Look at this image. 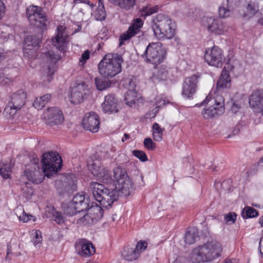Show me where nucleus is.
Here are the masks:
<instances>
[{
	"label": "nucleus",
	"mask_w": 263,
	"mask_h": 263,
	"mask_svg": "<svg viewBox=\"0 0 263 263\" xmlns=\"http://www.w3.org/2000/svg\"><path fill=\"white\" fill-rule=\"evenodd\" d=\"M222 251L221 245L218 241H212L195 248L190 254L192 263H205L220 257Z\"/></svg>",
	"instance_id": "f257e3e1"
},
{
	"label": "nucleus",
	"mask_w": 263,
	"mask_h": 263,
	"mask_svg": "<svg viewBox=\"0 0 263 263\" xmlns=\"http://www.w3.org/2000/svg\"><path fill=\"white\" fill-rule=\"evenodd\" d=\"M89 187L93 198L100 204L98 206L102 209L110 207L119 196V192L115 188L108 189L97 182H91Z\"/></svg>",
	"instance_id": "f03ea898"
},
{
	"label": "nucleus",
	"mask_w": 263,
	"mask_h": 263,
	"mask_svg": "<svg viewBox=\"0 0 263 263\" xmlns=\"http://www.w3.org/2000/svg\"><path fill=\"white\" fill-rule=\"evenodd\" d=\"M154 34L160 39H172L175 33L174 22L167 16L162 14L157 15L152 23Z\"/></svg>",
	"instance_id": "7ed1b4c3"
},
{
	"label": "nucleus",
	"mask_w": 263,
	"mask_h": 263,
	"mask_svg": "<svg viewBox=\"0 0 263 263\" xmlns=\"http://www.w3.org/2000/svg\"><path fill=\"white\" fill-rule=\"evenodd\" d=\"M113 172L115 189L124 196H129L133 191V186L125 169L118 166L114 168Z\"/></svg>",
	"instance_id": "20e7f679"
},
{
	"label": "nucleus",
	"mask_w": 263,
	"mask_h": 263,
	"mask_svg": "<svg viewBox=\"0 0 263 263\" xmlns=\"http://www.w3.org/2000/svg\"><path fill=\"white\" fill-rule=\"evenodd\" d=\"M209 102L210 103V107L203 109L201 112L204 119H211L217 118L223 114L225 110L224 100L222 95H218V92L215 94L213 98L208 95L202 104H207Z\"/></svg>",
	"instance_id": "39448f33"
},
{
	"label": "nucleus",
	"mask_w": 263,
	"mask_h": 263,
	"mask_svg": "<svg viewBox=\"0 0 263 263\" xmlns=\"http://www.w3.org/2000/svg\"><path fill=\"white\" fill-rule=\"evenodd\" d=\"M42 163L43 172L49 177L61 168L62 160L57 152H49L43 154Z\"/></svg>",
	"instance_id": "423d86ee"
},
{
	"label": "nucleus",
	"mask_w": 263,
	"mask_h": 263,
	"mask_svg": "<svg viewBox=\"0 0 263 263\" xmlns=\"http://www.w3.org/2000/svg\"><path fill=\"white\" fill-rule=\"evenodd\" d=\"M142 56L146 57L147 62L157 66L164 61L166 53L161 43L152 42L147 46Z\"/></svg>",
	"instance_id": "0eeeda50"
},
{
	"label": "nucleus",
	"mask_w": 263,
	"mask_h": 263,
	"mask_svg": "<svg viewBox=\"0 0 263 263\" xmlns=\"http://www.w3.org/2000/svg\"><path fill=\"white\" fill-rule=\"evenodd\" d=\"M26 15L31 25L43 31L47 29V20L40 7L30 6L26 9Z\"/></svg>",
	"instance_id": "6e6552de"
},
{
	"label": "nucleus",
	"mask_w": 263,
	"mask_h": 263,
	"mask_svg": "<svg viewBox=\"0 0 263 263\" xmlns=\"http://www.w3.org/2000/svg\"><path fill=\"white\" fill-rule=\"evenodd\" d=\"M26 98L27 93L23 89L13 93L10 97L5 111L11 117L13 116L25 105Z\"/></svg>",
	"instance_id": "1a4fd4ad"
},
{
	"label": "nucleus",
	"mask_w": 263,
	"mask_h": 263,
	"mask_svg": "<svg viewBox=\"0 0 263 263\" xmlns=\"http://www.w3.org/2000/svg\"><path fill=\"white\" fill-rule=\"evenodd\" d=\"M144 24L143 21L140 18H134L127 31L119 36V46H121L125 41L129 40L132 37L143 36L144 32L141 30Z\"/></svg>",
	"instance_id": "9d476101"
},
{
	"label": "nucleus",
	"mask_w": 263,
	"mask_h": 263,
	"mask_svg": "<svg viewBox=\"0 0 263 263\" xmlns=\"http://www.w3.org/2000/svg\"><path fill=\"white\" fill-rule=\"evenodd\" d=\"M89 93L88 85L85 82L76 83L71 89L70 102L73 104H80L83 102Z\"/></svg>",
	"instance_id": "9b49d317"
},
{
	"label": "nucleus",
	"mask_w": 263,
	"mask_h": 263,
	"mask_svg": "<svg viewBox=\"0 0 263 263\" xmlns=\"http://www.w3.org/2000/svg\"><path fill=\"white\" fill-rule=\"evenodd\" d=\"M46 124L49 126L61 124L64 120L63 114L57 107L48 108L44 113Z\"/></svg>",
	"instance_id": "f8f14e48"
},
{
	"label": "nucleus",
	"mask_w": 263,
	"mask_h": 263,
	"mask_svg": "<svg viewBox=\"0 0 263 263\" xmlns=\"http://www.w3.org/2000/svg\"><path fill=\"white\" fill-rule=\"evenodd\" d=\"M204 58L205 61L210 66H218L222 65L226 61L222 55V51L217 46H214L210 52L206 50Z\"/></svg>",
	"instance_id": "ddd939ff"
},
{
	"label": "nucleus",
	"mask_w": 263,
	"mask_h": 263,
	"mask_svg": "<svg viewBox=\"0 0 263 263\" xmlns=\"http://www.w3.org/2000/svg\"><path fill=\"white\" fill-rule=\"evenodd\" d=\"M65 30V27L58 25L57 28V34L52 39L53 45L61 51H64L69 42V36L66 33Z\"/></svg>",
	"instance_id": "4468645a"
},
{
	"label": "nucleus",
	"mask_w": 263,
	"mask_h": 263,
	"mask_svg": "<svg viewBox=\"0 0 263 263\" xmlns=\"http://www.w3.org/2000/svg\"><path fill=\"white\" fill-rule=\"evenodd\" d=\"M100 119L94 112H89L85 115L82 121L84 128L92 133H97L99 129Z\"/></svg>",
	"instance_id": "2eb2a0df"
},
{
	"label": "nucleus",
	"mask_w": 263,
	"mask_h": 263,
	"mask_svg": "<svg viewBox=\"0 0 263 263\" xmlns=\"http://www.w3.org/2000/svg\"><path fill=\"white\" fill-rule=\"evenodd\" d=\"M200 75L197 73L186 78L184 82L182 95L187 98H192L197 89L198 79Z\"/></svg>",
	"instance_id": "dca6fc26"
},
{
	"label": "nucleus",
	"mask_w": 263,
	"mask_h": 263,
	"mask_svg": "<svg viewBox=\"0 0 263 263\" xmlns=\"http://www.w3.org/2000/svg\"><path fill=\"white\" fill-rule=\"evenodd\" d=\"M203 21L209 31L216 34H221L226 31L228 28L220 19H215L211 17H206Z\"/></svg>",
	"instance_id": "f3484780"
},
{
	"label": "nucleus",
	"mask_w": 263,
	"mask_h": 263,
	"mask_svg": "<svg viewBox=\"0 0 263 263\" xmlns=\"http://www.w3.org/2000/svg\"><path fill=\"white\" fill-rule=\"evenodd\" d=\"M89 210V213L85 214L79 219L80 222H82L84 224H89L92 223L94 220L100 219L103 216V210L98 205L92 207Z\"/></svg>",
	"instance_id": "a211bd4d"
},
{
	"label": "nucleus",
	"mask_w": 263,
	"mask_h": 263,
	"mask_svg": "<svg viewBox=\"0 0 263 263\" xmlns=\"http://www.w3.org/2000/svg\"><path fill=\"white\" fill-rule=\"evenodd\" d=\"M250 106L256 112L263 116V90H257L250 96L249 101Z\"/></svg>",
	"instance_id": "6ab92c4d"
},
{
	"label": "nucleus",
	"mask_w": 263,
	"mask_h": 263,
	"mask_svg": "<svg viewBox=\"0 0 263 263\" xmlns=\"http://www.w3.org/2000/svg\"><path fill=\"white\" fill-rule=\"evenodd\" d=\"M124 60L122 56L117 53H108L104 57L98 66H103L104 64L110 66H121Z\"/></svg>",
	"instance_id": "aec40b11"
},
{
	"label": "nucleus",
	"mask_w": 263,
	"mask_h": 263,
	"mask_svg": "<svg viewBox=\"0 0 263 263\" xmlns=\"http://www.w3.org/2000/svg\"><path fill=\"white\" fill-rule=\"evenodd\" d=\"M102 110L105 113L117 112L119 111L117 100L113 95H107L102 104Z\"/></svg>",
	"instance_id": "412c9836"
},
{
	"label": "nucleus",
	"mask_w": 263,
	"mask_h": 263,
	"mask_svg": "<svg viewBox=\"0 0 263 263\" xmlns=\"http://www.w3.org/2000/svg\"><path fill=\"white\" fill-rule=\"evenodd\" d=\"M231 82L229 71L227 69L226 67H224L216 84L217 91L229 88L231 86Z\"/></svg>",
	"instance_id": "4be33fe9"
},
{
	"label": "nucleus",
	"mask_w": 263,
	"mask_h": 263,
	"mask_svg": "<svg viewBox=\"0 0 263 263\" xmlns=\"http://www.w3.org/2000/svg\"><path fill=\"white\" fill-rule=\"evenodd\" d=\"M81 251L79 252V254L83 257H88L92 255L96 251V249L93 245L86 240H83L81 244Z\"/></svg>",
	"instance_id": "5701e85b"
},
{
	"label": "nucleus",
	"mask_w": 263,
	"mask_h": 263,
	"mask_svg": "<svg viewBox=\"0 0 263 263\" xmlns=\"http://www.w3.org/2000/svg\"><path fill=\"white\" fill-rule=\"evenodd\" d=\"M100 73L104 78H111L121 71V67H98Z\"/></svg>",
	"instance_id": "b1692460"
},
{
	"label": "nucleus",
	"mask_w": 263,
	"mask_h": 263,
	"mask_svg": "<svg viewBox=\"0 0 263 263\" xmlns=\"http://www.w3.org/2000/svg\"><path fill=\"white\" fill-rule=\"evenodd\" d=\"M122 257L129 261L136 260L138 258V253L135 251L134 248L129 246L124 247L122 252Z\"/></svg>",
	"instance_id": "393cba45"
},
{
	"label": "nucleus",
	"mask_w": 263,
	"mask_h": 263,
	"mask_svg": "<svg viewBox=\"0 0 263 263\" xmlns=\"http://www.w3.org/2000/svg\"><path fill=\"white\" fill-rule=\"evenodd\" d=\"M126 104L132 107L139 101V97L136 90H128L124 95Z\"/></svg>",
	"instance_id": "a878e982"
},
{
	"label": "nucleus",
	"mask_w": 263,
	"mask_h": 263,
	"mask_svg": "<svg viewBox=\"0 0 263 263\" xmlns=\"http://www.w3.org/2000/svg\"><path fill=\"white\" fill-rule=\"evenodd\" d=\"M198 237V231L194 228L188 229L187 231L184 236V241L185 243L192 245L195 242L196 238Z\"/></svg>",
	"instance_id": "bb28decb"
},
{
	"label": "nucleus",
	"mask_w": 263,
	"mask_h": 263,
	"mask_svg": "<svg viewBox=\"0 0 263 263\" xmlns=\"http://www.w3.org/2000/svg\"><path fill=\"white\" fill-rule=\"evenodd\" d=\"M111 3L118 5L120 8L129 10L134 8L136 0H109Z\"/></svg>",
	"instance_id": "cd10ccee"
},
{
	"label": "nucleus",
	"mask_w": 263,
	"mask_h": 263,
	"mask_svg": "<svg viewBox=\"0 0 263 263\" xmlns=\"http://www.w3.org/2000/svg\"><path fill=\"white\" fill-rule=\"evenodd\" d=\"M96 177L104 183L109 184L112 182L110 171L107 167L102 168Z\"/></svg>",
	"instance_id": "c85d7f7f"
},
{
	"label": "nucleus",
	"mask_w": 263,
	"mask_h": 263,
	"mask_svg": "<svg viewBox=\"0 0 263 263\" xmlns=\"http://www.w3.org/2000/svg\"><path fill=\"white\" fill-rule=\"evenodd\" d=\"M95 159H92L91 162L88 165V169L93 174V175L96 176L101 171L102 168H104L103 166L102 162L100 159L97 158H95Z\"/></svg>",
	"instance_id": "c756f323"
},
{
	"label": "nucleus",
	"mask_w": 263,
	"mask_h": 263,
	"mask_svg": "<svg viewBox=\"0 0 263 263\" xmlns=\"http://www.w3.org/2000/svg\"><path fill=\"white\" fill-rule=\"evenodd\" d=\"M42 58L45 59L47 62L51 64H55L61 59V55L56 54L52 50H49L46 52L42 53Z\"/></svg>",
	"instance_id": "7c9ffc66"
},
{
	"label": "nucleus",
	"mask_w": 263,
	"mask_h": 263,
	"mask_svg": "<svg viewBox=\"0 0 263 263\" xmlns=\"http://www.w3.org/2000/svg\"><path fill=\"white\" fill-rule=\"evenodd\" d=\"M71 201L76 205L78 203H80V204L79 208L80 209H88L89 205L87 203V200H85V196L84 194H81L79 193L77 194L74 196Z\"/></svg>",
	"instance_id": "2f4dec72"
},
{
	"label": "nucleus",
	"mask_w": 263,
	"mask_h": 263,
	"mask_svg": "<svg viewBox=\"0 0 263 263\" xmlns=\"http://www.w3.org/2000/svg\"><path fill=\"white\" fill-rule=\"evenodd\" d=\"M164 128H161L159 124L154 123L153 125V136L155 141L160 142L162 140L163 132Z\"/></svg>",
	"instance_id": "473e14b6"
},
{
	"label": "nucleus",
	"mask_w": 263,
	"mask_h": 263,
	"mask_svg": "<svg viewBox=\"0 0 263 263\" xmlns=\"http://www.w3.org/2000/svg\"><path fill=\"white\" fill-rule=\"evenodd\" d=\"M95 83L97 88L100 91H102L109 88L110 86L111 83L109 80L96 78L95 79Z\"/></svg>",
	"instance_id": "72a5a7b5"
},
{
	"label": "nucleus",
	"mask_w": 263,
	"mask_h": 263,
	"mask_svg": "<svg viewBox=\"0 0 263 263\" xmlns=\"http://www.w3.org/2000/svg\"><path fill=\"white\" fill-rule=\"evenodd\" d=\"M41 42L40 38L35 35H28L25 39L24 44L35 49L39 45Z\"/></svg>",
	"instance_id": "f704fd0d"
},
{
	"label": "nucleus",
	"mask_w": 263,
	"mask_h": 263,
	"mask_svg": "<svg viewBox=\"0 0 263 263\" xmlns=\"http://www.w3.org/2000/svg\"><path fill=\"white\" fill-rule=\"evenodd\" d=\"M160 7L159 5L152 6L151 5L143 7L141 10V15L149 16L158 12Z\"/></svg>",
	"instance_id": "c9c22d12"
},
{
	"label": "nucleus",
	"mask_w": 263,
	"mask_h": 263,
	"mask_svg": "<svg viewBox=\"0 0 263 263\" xmlns=\"http://www.w3.org/2000/svg\"><path fill=\"white\" fill-rule=\"evenodd\" d=\"M39 173V171H33L29 169H26L24 172L25 176L28 180L36 184L41 182L40 179L37 178V176Z\"/></svg>",
	"instance_id": "e433bc0d"
},
{
	"label": "nucleus",
	"mask_w": 263,
	"mask_h": 263,
	"mask_svg": "<svg viewBox=\"0 0 263 263\" xmlns=\"http://www.w3.org/2000/svg\"><path fill=\"white\" fill-rule=\"evenodd\" d=\"M136 79L134 76H130L129 77L122 80L123 85L125 88L128 89V90H136Z\"/></svg>",
	"instance_id": "4c0bfd02"
},
{
	"label": "nucleus",
	"mask_w": 263,
	"mask_h": 263,
	"mask_svg": "<svg viewBox=\"0 0 263 263\" xmlns=\"http://www.w3.org/2000/svg\"><path fill=\"white\" fill-rule=\"evenodd\" d=\"M11 173L10 164L0 163V175L5 179L9 178Z\"/></svg>",
	"instance_id": "58836bf2"
},
{
	"label": "nucleus",
	"mask_w": 263,
	"mask_h": 263,
	"mask_svg": "<svg viewBox=\"0 0 263 263\" xmlns=\"http://www.w3.org/2000/svg\"><path fill=\"white\" fill-rule=\"evenodd\" d=\"M106 16V12L101 0L99 1V6L95 13V17L97 20L102 21L105 19Z\"/></svg>",
	"instance_id": "ea45409f"
},
{
	"label": "nucleus",
	"mask_w": 263,
	"mask_h": 263,
	"mask_svg": "<svg viewBox=\"0 0 263 263\" xmlns=\"http://www.w3.org/2000/svg\"><path fill=\"white\" fill-rule=\"evenodd\" d=\"M258 6L255 3L251 2L248 4L247 7V13L243 14V16L252 17L254 16L258 11Z\"/></svg>",
	"instance_id": "a19ab883"
},
{
	"label": "nucleus",
	"mask_w": 263,
	"mask_h": 263,
	"mask_svg": "<svg viewBox=\"0 0 263 263\" xmlns=\"http://www.w3.org/2000/svg\"><path fill=\"white\" fill-rule=\"evenodd\" d=\"M22 191L23 195L26 198H30L33 194V190L31 186V184L28 182L22 184Z\"/></svg>",
	"instance_id": "79ce46f5"
},
{
	"label": "nucleus",
	"mask_w": 263,
	"mask_h": 263,
	"mask_svg": "<svg viewBox=\"0 0 263 263\" xmlns=\"http://www.w3.org/2000/svg\"><path fill=\"white\" fill-rule=\"evenodd\" d=\"M110 157V154L108 151V148L103 147L102 149L96 152L94 158H97L100 160L101 159H108Z\"/></svg>",
	"instance_id": "37998d69"
},
{
	"label": "nucleus",
	"mask_w": 263,
	"mask_h": 263,
	"mask_svg": "<svg viewBox=\"0 0 263 263\" xmlns=\"http://www.w3.org/2000/svg\"><path fill=\"white\" fill-rule=\"evenodd\" d=\"M154 77L163 79L166 78L167 72L163 67H154L153 71Z\"/></svg>",
	"instance_id": "c03bdc74"
},
{
	"label": "nucleus",
	"mask_w": 263,
	"mask_h": 263,
	"mask_svg": "<svg viewBox=\"0 0 263 263\" xmlns=\"http://www.w3.org/2000/svg\"><path fill=\"white\" fill-rule=\"evenodd\" d=\"M76 206V205L72 201L69 202L67 207L65 209V214L69 216H73L77 213H79Z\"/></svg>",
	"instance_id": "a18cd8bd"
},
{
	"label": "nucleus",
	"mask_w": 263,
	"mask_h": 263,
	"mask_svg": "<svg viewBox=\"0 0 263 263\" xmlns=\"http://www.w3.org/2000/svg\"><path fill=\"white\" fill-rule=\"evenodd\" d=\"M246 213V218H253L258 216L257 211L253 208L247 206L242 211V214Z\"/></svg>",
	"instance_id": "49530a36"
},
{
	"label": "nucleus",
	"mask_w": 263,
	"mask_h": 263,
	"mask_svg": "<svg viewBox=\"0 0 263 263\" xmlns=\"http://www.w3.org/2000/svg\"><path fill=\"white\" fill-rule=\"evenodd\" d=\"M45 75L48 77V81L50 82L53 79L52 76L56 71V67H44L43 69Z\"/></svg>",
	"instance_id": "de8ad7c7"
},
{
	"label": "nucleus",
	"mask_w": 263,
	"mask_h": 263,
	"mask_svg": "<svg viewBox=\"0 0 263 263\" xmlns=\"http://www.w3.org/2000/svg\"><path fill=\"white\" fill-rule=\"evenodd\" d=\"M237 215L235 212H230L224 215V221L227 223L233 224L236 220Z\"/></svg>",
	"instance_id": "09e8293b"
},
{
	"label": "nucleus",
	"mask_w": 263,
	"mask_h": 263,
	"mask_svg": "<svg viewBox=\"0 0 263 263\" xmlns=\"http://www.w3.org/2000/svg\"><path fill=\"white\" fill-rule=\"evenodd\" d=\"M133 154L142 162H145L147 160V157L144 151L134 150L133 151Z\"/></svg>",
	"instance_id": "8fccbe9b"
},
{
	"label": "nucleus",
	"mask_w": 263,
	"mask_h": 263,
	"mask_svg": "<svg viewBox=\"0 0 263 263\" xmlns=\"http://www.w3.org/2000/svg\"><path fill=\"white\" fill-rule=\"evenodd\" d=\"M35 52V48H31V47L25 44L24 45L23 53L24 56L30 58V57H32L34 55Z\"/></svg>",
	"instance_id": "3c124183"
},
{
	"label": "nucleus",
	"mask_w": 263,
	"mask_h": 263,
	"mask_svg": "<svg viewBox=\"0 0 263 263\" xmlns=\"http://www.w3.org/2000/svg\"><path fill=\"white\" fill-rule=\"evenodd\" d=\"M147 245V242L145 241H140L137 243L136 248H134V249L136 251H137L139 257L140 256V253L146 249Z\"/></svg>",
	"instance_id": "603ef678"
},
{
	"label": "nucleus",
	"mask_w": 263,
	"mask_h": 263,
	"mask_svg": "<svg viewBox=\"0 0 263 263\" xmlns=\"http://www.w3.org/2000/svg\"><path fill=\"white\" fill-rule=\"evenodd\" d=\"M20 210V211H22V214L18 216L17 215V217H18V219L20 221H23V222H26L28 221L29 220H30L31 217H32L31 215H28L25 212L23 209L22 208H17V210Z\"/></svg>",
	"instance_id": "864d4df0"
},
{
	"label": "nucleus",
	"mask_w": 263,
	"mask_h": 263,
	"mask_svg": "<svg viewBox=\"0 0 263 263\" xmlns=\"http://www.w3.org/2000/svg\"><path fill=\"white\" fill-rule=\"evenodd\" d=\"M144 146L148 150H153L156 146V144L152 141L150 138H145L143 142Z\"/></svg>",
	"instance_id": "5fc2aeb1"
},
{
	"label": "nucleus",
	"mask_w": 263,
	"mask_h": 263,
	"mask_svg": "<svg viewBox=\"0 0 263 263\" xmlns=\"http://www.w3.org/2000/svg\"><path fill=\"white\" fill-rule=\"evenodd\" d=\"M33 105L35 108L39 110L42 109L46 104L42 100V99L40 97L39 98H36L35 99Z\"/></svg>",
	"instance_id": "6e6d98bb"
},
{
	"label": "nucleus",
	"mask_w": 263,
	"mask_h": 263,
	"mask_svg": "<svg viewBox=\"0 0 263 263\" xmlns=\"http://www.w3.org/2000/svg\"><path fill=\"white\" fill-rule=\"evenodd\" d=\"M42 241V237L41 236V232L39 231L35 232V237L33 239L34 245L37 246L41 243Z\"/></svg>",
	"instance_id": "4d7b16f0"
},
{
	"label": "nucleus",
	"mask_w": 263,
	"mask_h": 263,
	"mask_svg": "<svg viewBox=\"0 0 263 263\" xmlns=\"http://www.w3.org/2000/svg\"><path fill=\"white\" fill-rule=\"evenodd\" d=\"M54 218V221H56L58 224L63 223L64 221V218L61 213L59 212H55L53 215Z\"/></svg>",
	"instance_id": "13d9d810"
},
{
	"label": "nucleus",
	"mask_w": 263,
	"mask_h": 263,
	"mask_svg": "<svg viewBox=\"0 0 263 263\" xmlns=\"http://www.w3.org/2000/svg\"><path fill=\"white\" fill-rule=\"evenodd\" d=\"M230 11L223 7H220L219 9V16L222 18L226 17L229 15Z\"/></svg>",
	"instance_id": "bf43d9fd"
},
{
	"label": "nucleus",
	"mask_w": 263,
	"mask_h": 263,
	"mask_svg": "<svg viewBox=\"0 0 263 263\" xmlns=\"http://www.w3.org/2000/svg\"><path fill=\"white\" fill-rule=\"evenodd\" d=\"M73 3H80L87 4L90 7L91 10H93L95 7V5L90 0H73Z\"/></svg>",
	"instance_id": "052dcab7"
},
{
	"label": "nucleus",
	"mask_w": 263,
	"mask_h": 263,
	"mask_svg": "<svg viewBox=\"0 0 263 263\" xmlns=\"http://www.w3.org/2000/svg\"><path fill=\"white\" fill-rule=\"evenodd\" d=\"M90 57V52L89 50H87L82 53L81 58L80 59V62L82 63V64H84L86 60H87Z\"/></svg>",
	"instance_id": "680f3d73"
},
{
	"label": "nucleus",
	"mask_w": 263,
	"mask_h": 263,
	"mask_svg": "<svg viewBox=\"0 0 263 263\" xmlns=\"http://www.w3.org/2000/svg\"><path fill=\"white\" fill-rule=\"evenodd\" d=\"M6 7L4 3L0 0V20L4 16Z\"/></svg>",
	"instance_id": "e2e57ef3"
},
{
	"label": "nucleus",
	"mask_w": 263,
	"mask_h": 263,
	"mask_svg": "<svg viewBox=\"0 0 263 263\" xmlns=\"http://www.w3.org/2000/svg\"><path fill=\"white\" fill-rule=\"evenodd\" d=\"M40 98L42 99L43 102L45 103V104H46L50 100L51 95L49 94H46L42 97H41Z\"/></svg>",
	"instance_id": "0e129e2a"
},
{
	"label": "nucleus",
	"mask_w": 263,
	"mask_h": 263,
	"mask_svg": "<svg viewBox=\"0 0 263 263\" xmlns=\"http://www.w3.org/2000/svg\"><path fill=\"white\" fill-rule=\"evenodd\" d=\"M259 249L260 254L263 255V237L261 238L259 243Z\"/></svg>",
	"instance_id": "69168bd1"
},
{
	"label": "nucleus",
	"mask_w": 263,
	"mask_h": 263,
	"mask_svg": "<svg viewBox=\"0 0 263 263\" xmlns=\"http://www.w3.org/2000/svg\"><path fill=\"white\" fill-rule=\"evenodd\" d=\"M157 104L158 106H161V105H164L166 104V101L164 100H160V101H157Z\"/></svg>",
	"instance_id": "338daca9"
},
{
	"label": "nucleus",
	"mask_w": 263,
	"mask_h": 263,
	"mask_svg": "<svg viewBox=\"0 0 263 263\" xmlns=\"http://www.w3.org/2000/svg\"><path fill=\"white\" fill-rule=\"evenodd\" d=\"M130 138V136L129 134H124V137L122 139V141L124 142V141L129 140Z\"/></svg>",
	"instance_id": "774afa93"
}]
</instances>
